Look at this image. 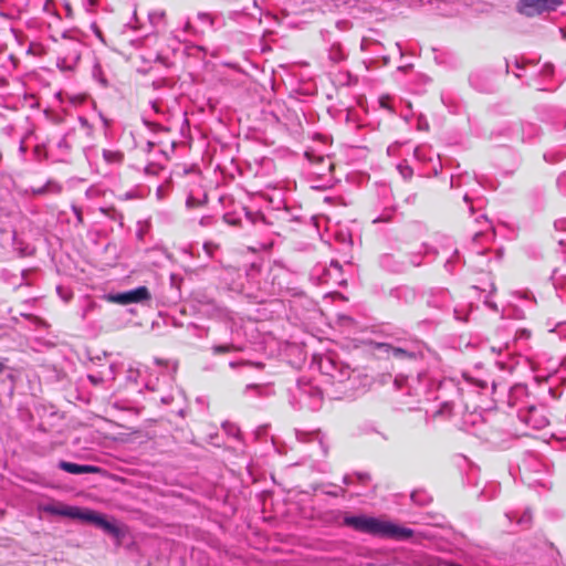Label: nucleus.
<instances>
[{"label": "nucleus", "instance_id": "nucleus-1", "mask_svg": "<svg viewBox=\"0 0 566 566\" xmlns=\"http://www.w3.org/2000/svg\"><path fill=\"white\" fill-rule=\"evenodd\" d=\"M344 525L357 532L395 539H407L413 534L410 528L366 515L345 516Z\"/></svg>", "mask_w": 566, "mask_h": 566}, {"label": "nucleus", "instance_id": "nucleus-2", "mask_svg": "<svg viewBox=\"0 0 566 566\" xmlns=\"http://www.w3.org/2000/svg\"><path fill=\"white\" fill-rule=\"evenodd\" d=\"M84 44L74 38L64 36L59 44L56 65L61 71H74L80 62Z\"/></svg>", "mask_w": 566, "mask_h": 566}, {"label": "nucleus", "instance_id": "nucleus-3", "mask_svg": "<svg viewBox=\"0 0 566 566\" xmlns=\"http://www.w3.org/2000/svg\"><path fill=\"white\" fill-rule=\"evenodd\" d=\"M422 262V256L420 253H415L406 260L402 256H397L395 254L386 253L379 258V265L387 272L391 273H401L406 271L409 266H419Z\"/></svg>", "mask_w": 566, "mask_h": 566}, {"label": "nucleus", "instance_id": "nucleus-4", "mask_svg": "<svg viewBox=\"0 0 566 566\" xmlns=\"http://www.w3.org/2000/svg\"><path fill=\"white\" fill-rule=\"evenodd\" d=\"M562 4V0H520L517 10L524 15L533 17L546 11H553Z\"/></svg>", "mask_w": 566, "mask_h": 566}, {"label": "nucleus", "instance_id": "nucleus-5", "mask_svg": "<svg viewBox=\"0 0 566 566\" xmlns=\"http://www.w3.org/2000/svg\"><path fill=\"white\" fill-rule=\"evenodd\" d=\"M108 298L114 303L127 305L147 302L151 298V295L146 286H138L130 291L111 294Z\"/></svg>", "mask_w": 566, "mask_h": 566}, {"label": "nucleus", "instance_id": "nucleus-6", "mask_svg": "<svg viewBox=\"0 0 566 566\" xmlns=\"http://www.w3.org/2000/svg\"><path fill=\"white\" fill-rule=\"evenodd\" d=\"M80 520L84 521V522H90V523L101 527L103 531H105L106 533H108L111 535L118 536V534H119V530L114 523L107 521L103 515H101L94 511L82 510Z\"/></svg>", "mask_w": 566, "mask_h": 566}, {"label": "nucleus", "instance_id": "nucleus-7", "mask_svg": "<svg viewBox=\"0 0 566 566\" xmlns=\"http://www.w3.org/2000/svg\"><path fill=\"white\" fill-rule=\"evenodd\" d=\"M41 511L51 515L66 516L80 520L82 510L76 506H69L63 504H43Z\"/></svg>", "mask_w": 566, "mask_h": 566}, {"label": "nucleus", "instance_id": "nucleus-8", "mask_svg": "<svg viewBox=\"0 0 566 566\" xmlns=\"http://www.w3.org/2000/svg\"><path fill=\"white\" fill-rule=\"evenodd\" d=\"M59 468L71 474L94 473L98 471V468L93 465L77 464L67 461H60Z\"/></svg>", "mask_w": 566, "mask_h": 566}, {"label": "nucleus", "instance_id": "nucleus-9", "mask_svg": "<svg viewBox=\"0 0 566 566\" xmlns=\"http://www.w3.org/2000/svg\"><path fill=\"white\" fill-rule=\"evenodd\" d=\"M328 366H325L324 368H326V373H328L333 379H335L336 381H344L345 379L349 378L350 376V369L349 367H340V368H337L334 364V361L329 358L326 359L325 361Z\"/></svg>", "mask_w": 566, "mask_h": 566}, {"label": "nucleus", "instance_id": "nucleus-10", "mask_svg": "<svg viewBox=\"0 0 566 566\" xmlns=\"http://www.w3.org/2000/svg\"><path fill=\"white\" fill-rule=\"evenodd\" d=\"M148 20L153 28L157 31L164 30L166 27V12L161 9L153 10L148 13Z\"/></svg>", "mask_w": 566, "mask_h": 566}, {"label": "nucleus", "instance_id": "nucleus-11", "mask_svg": "<svg viewBox=\"0 0 566 566\" xmlns=\"http://www.w3.org/2000/svg\"><path fill=\"white\" fill-rule=\"evenodd\" d=\"M387 353L389 356L398 359H416V354L413 352H408L400 347L389 346Z\"/></svg>", "mask_w": 566, "mask_h": 566}, {"label": "nucleus", "instance_id": "nucleus-12", "mask_svg": "<svg viewBox=\"0 0 566 566\" xmlns=\"http://www.w3.org/2000/svg\"><path fill=\"white\" fill-rule=\"evenodd\" d=\"M123 154L118 150H103V158L108 165H119L123 161Z\"/></svg>", "mask_w": 566, "mask_h": 566}, {"label": "nucleus", "instance_id": "nucleus-13", "mask_svg": "<svg viewBox=\"0 0 566 566\" xmlns=\"http://www.w3.org/2000/svg\"><path fill=\"white\" fill-rule=\"evenodd\" d=\"M92 75L95 81H97L103 87H106L108 85V82L104 75V72L102 70V66L99 63H95L92 70Z\"/></svg>", "mask_w": 566, "mask_h": 566}, {"label": "nucleus", "instance_id": "nucleus-14", "mask_svg": "<svg viewBox=\"0 0 566 566\" xmlns=\"http://www.w3.org/2000/svg\"><path fill=\"white\" fill-rule=\"evenodd\" d=\"M548 331L551 333H556L560 338L566 339V322H559L556 324H552L549 321L546 323Z\"/></svg>", "mask_w": 566, "mask_h": 566}, {"label": "nucleus", "instance_id": "nucleus-15", "mask_svg": "<svg viewBox=\"0 0 566 566\" xmlns=\"http://www.w3.org/2000/svg\"><path fill=\"white\" fill-rule=\"evenodd\" d=\"M143 371L139 367H133L130 366L128 369H127V374H126V380L128 382H132V384H137L138 382V378L142 376Z\"/></svg>", "mask_w": 566, "mask_h": 566}, {"label": "nucleus", "instance_id": "nucleus-16", "mask_svg": "<svg viewBox=\"0 0 566 566\" xmlns=\"http://www.w3.org/2000/svg\"><path fill=\"white\" fill-rule=\"evenodd\" d=\"M513 295L521 300L532 301L533 303H535V298L530 291H515Z\"/></svg>", "mask_w": 566, "mask_h": 566}, {"label": "nucleus", "instance_id": "nucleus-17", "mask_svg": "<svg viewBox=\"0 0 566 566\" xmlns=\"http://www.w3.org/2000/svg\"><path fill=\"white\" fill-rule=\"evenodd\" d=\"M342 272V265L337 261H332L327 269V275L332 276L334 273L338 274Z\"/></svg>", "mask_w": 566, "mask_h": 566}, {"label": "nucleus", "instance_id": "nucleus-18", "mask_svg": "<svg viewBox=\"0 0 566 566\" xmlns=\"http://www.w3.org/2000/svg\"><path fill=\"white\" fill-rule=\"evenodd\" d=\"M544 359H545V354H536L532 358V367H533V369L539 368L542 366V364L544 363Z\"/></svg>", "mask_w": 566, "mask_h": 566}, {"label": "nucleus", "instance_id": "nucleus-19", "mask_svg": "<svg viewBox=\"0 0 566 566\" xmlns=\"http://www.w3.org/2000/svg\"><path fill=\"white\" fill-rule=\"evenodd\" d=\"M531 331L530 329H526V328H521L518 331H516V334H515V338L517 340H521V339H530L531 338Z\"/></svg>", "mask_w": 566, "mask_h": 566}, {"label": "nucleus", "instance_id": "nucleus-20", "mask_svg": "<svg viewBox=\"0 0 566 566\" xmlns=\"http://www.w3.org/2000/svg\"><path fill=\"white\" fill-rule=\"evenodd\" d=\"M398 169L405 179H409L412 176V169L407 165H399Z\"/></svg>", "mask_w": 566, "mask_h": 566}, {"label": "nucleus", "instance_id": "nucleus-21", "mask_svg": "<svg viewBox=\"0 0 566 566\" xmlns=\"http://www.w3.org/2000/svg\"><path fill=\"white\" fill-rule=\"evenodd\" d=\"M232 349H233V346H231V345H217V346H213V348H212L214 354L229 353Z\"/></svg>", "mask_w": 566, "mask_h": 566}, {"label": "nucleus", "instance_id": "nucleus-22", "mask_svg": "<svg viewBox=\"0 0 566 566\" xmlns=\"http://www.w3.org/2000/svg\"><path fill=\"white\" fill-rule=\"evenodd\" d=\"M546 363H547L546 369L548 371H556L559 366L558 359L548 358Z\"/></svg>", "mask_w": 566, "mask_h": 566}, {"label": "nucleus", "instance_id": "nucleus-23", "mask_svg": "<svg viewBox=\"0 0 566 566\" xmlns=\"http://www.w3.org/2000/svg\"><path fill=\"white\" fill-rule=\"evenodd\" d=\"M532 520V515H531V512L530 511H525L523 513V515L520 517V520L517 521L518 524H528Z\"/></svg>", "mask_w": 566, "mask_h": 566}, {"label": "nucleus", "instance_id": "nucleus-24", "mask_svg": "<svg viewBox=\"0 0 566 566\" xmlns=\"http://www.w3.org/2000/svg\"><path fill=\"white\" fill-rule=\"evenodd\" d=\"M72 210L76 217V220H77V223L78 224H82L83 223V217H82V210L81 208H78L77 206L73 205L72 206Z\"/></svg>", "mask_w": 566, "mask_h": 566}, {"label": "nucleus", "instance_id": "nucleus-25", "mask_svg": "<svg viewBox=\"0 0 566 566\" xmlns=\"http://www.w3.org/2000/svg\"><path fill=\"white\" fill-rule=\"evenodd\" d=\"M354 476L360 483H367L370 480V476L367 473H356Z\"/></svg>", "mask_w": 566, "mask_h": 566}, {"label": "nucleus", "instance_id": "nucleus-26", "mask_svg": "<svg viewBox=\"0 0 566 566\" xmlns=\"http://www.w3.org/2000/svg\"><path fill=\"white\" fill-rule=\"evenodd\" d=\"M98 0H86V10L92 11L97 6Z\"/></svg>", "mask_w": 566, "mask_h": 566}, {"label": "nucleus", "instance_id": "nucleus-27", "mask_svg": "<svg viewBox=\"0 0 566 566\" xmlns=\"http://www.w3.org/2000/svg\"><path fill=\"white\" fill-rule=\"evenodd\" d=\"M451 412V405L449 402L443 403V408L438 411V413H450Z\"/></svg>", "mask_w": 566, "mask_h": 566}, {"label": "nucleus", "instance_id": "nucleus-28", "mask_svg": "<svg viewBox=\"0 0 566 566\" xmlns=\"http://www.w3.org/2000/svg\"><path fill=\"white\" fill-rule=\"evenodd\" d=\"M345 489L343 488H339L338 491H326V494H329V495H333V496H338V495H344L345 494Z\"/></svg>", "mask_w": 566, "mask_h": 566}, {"label": "nucleus", "instance_id": "nucleus-29", "mask_svg": "<svg viewBox=\"0 0 566 566\" xmlns=\"http://www.w3.org/2000/svg\"><path fill=\"white\" fill-rule=\"evenodd\" d=\"M390 220V216L389 214H386L384 217H378V218H375L373 220L374 223H378V222H386V221H389Z\"/></svg>", "mask_w": 566, "mask_h": 566}, {"label": "nucleus", "instance_id": "nucleus-30", "mask_svg": "<svg viewBox=\"0 0 566 566\" xmlns=\"http://www.w3.org/2000/svg\"><path fill=\"white\" fill-rule=\"evenodd\" d=\"M354 478H355L354 475H345L343 478L344 484L349 485V484L354 483Z\"/></svg>", "mask_w": 566, "mask_h": 566}, {"label": "nucleus", "instance_id": "nucleus-31", "mask_svg": "<svg viewBox=\"0 0 566 566\" xmlns=\"http://www.w3.org/2000/svg\"><path fill=\"white\" fill-rule=\"evenodd\" d=\"M558 186L560 188H564L566 186V175H563L562 177H559L558 179Z\"/></svg>", "mask_w": 566, "mask_h": 566}, {"label": "nucleus", "instance_id": "nucleus-32", "mask_svg": "<svg viewBox=\"0 0 566 566\" xmlns=\"http://www.w3.org/2000/svg\"><path fill=\"white\" fill-rule=\"evenodd\" d=\"M200 224H201V226H208V224H209V218H208V217H203V218H201V220H200Z\"/></svg>", "mask_w": 566, "mask_h": 566}, {"label": "nucleus", "instance_id": "nucleus-33", "mask_svg": "<svg viewBox=\"0 0 566 566\" xmlns=\"http://www.w3.org/2000/svg\"><path fill=\"white\" fill-rule=\"evenodd\" d=\"M305 436H306L305 433H302V432H300V431H296V438H297L300 441H304V437H305Z\"/></svg>", "mask_w": 566, "mask_h": 566}, {"label": "nucleus", "instance_id": "nucleus-34", "mask_svg": "<svg viewBox=\"0 0 566 566\" xmlns=\"http://www.w3.org/2000/svg\"><path fill=\"white\" fill-rule=\"evenodd\" d=\"M199 18H200V19H202V20H207V21L211 22V20H210V18H209V15H208V14H206V13H200V14H199Z\"/></svg>", "mask_w": 566, "mask_h": 566}, {"label": "nucleus", "instance_id": "nucleus-35", "mask_svg": "<svg viewBox=\"0 0 566 566\" xmlns=\"http://www.w3.org/2000/svg\"><path fill=\"white\" fill-rule=\"evenodd\" d=\"M170 401H171V397H163L161 398V402L165 403V405L170 403Z\"/></svg>", "mask_w": 566, "mask_h": 566}, {"label": "nucleus", "instance_id": "nucleus-36", "mask_svg": "<svg viewBox=\"0 0 566 566\" xmlns=\"http://www.w3.org/2000/svg\"><path fill=\"white\" fill-rule=\"evenodd\" d=\"M411 499H412V501H415V502H418V503H421V504L423 503L422 501L418 500V494H417V493H412V494H411Z\"/></svg>", "mask_w": 566, "mask_h": 566}, {"label": "nucleus", "instance_id": "nucleus-37", "mask_svg": "<svg viewBox=\"0 0 566 566\" xmlns=\"http://www.w3.org/2000/svg\"><path fill=\"white\" fill-rule=\"evenodd\" d=\"M80 122H81L82 126H84V127H87V126H88L87 119H85V118L81 117V118H80Z\"/></svg>", "mask_w": 566, "mask_h": 566}, {"label": "nucleus", "instance_id": "nucleus-38", "mask_svg": "<svg viewBox=\"0 0 566 566\" xmlns=\"http://www.w3.org/2000/svg\"><path fill=\"white\" fill-rule=\"evenodd\" d=\"M565 223H566V221H557V222H555V227L559 228V227H563Z\"/></svg>", "mask_w": 566, "mask_h": 566}, {"label": "nucleus", "instance_id": "nucleus-39", "mask_svg": "<svg viewBox=\"0 0 566 566\" xmlns=\"http://www.w3.org/2000/svg\"><path fill=\"white\" fill-rule=\"evenodd\" d=\"M21 316L25 317V318H33V316L31 314H28V313H21Z\"/></svg>", "mask_w": 566, "mask_h": 566}, {"label": "nucleus", "instance_id": "nucleus-40", "mask_svg": "<svg viewBox=\"0 0 566 566\" xmlns=\"http://www.w3.org/2000/svg\"><path fill=\"white\" fill-rule=\"evenodd\" d=\"M151 107L154 108L155 112H158V106L155 102H151Z\"/></svg>", "mask_w": 566, "mask_h": 566}, {"label": "nucleus", "instance_id": "nucleus-41", "mask_svg": "<svg viewBox=\"0 0 566 566\" xmlns=\"http://www.w3.org/2000/svg\"><path fill=\"white\" fill-rule=\"evenodd\" d=\"M203 248H205V250H206L208 253H210V250H209V249H210V244H209V243H205V247H203Z\"/></svg>", "mask_w": 566, "mask_h": 566}, {"label": "nucleus", "instance_id": "nucleus-42", "mask_svg": "<svg viewBox=\"0 0 566 566\" xmlns=\"http://www.w3.org/2000/svg\"><path fill=\"white\" fill-rule=\"evenodd\" d=\"M482 234H483V233H482L481 231H480V232H476V233L474 234V240H478V238H480Z\"/></svg>", "mask_w": 566, "mask_h": 566}, {"label": "nucleus", "instance_id": "nucleus-43", "mask_svg": "<svg viewBox=\"0 0 566 566\" xmlns=\"http://www.w3.org/2000/svg\"><path fill=\"white\" fill-rule=\"evenodd\" d=\"M88 378L92 382H97V378H95L94 376H90Z\"/></svg>", "mask_w": 566, "mask_h": 566}, {"label": "nucleus", "instance_id": "nucleus-44", "mask_svg": "<svg viewBox=\"0 0 566 566\" xmlns=\"http://www.w3.org/2000/svg\"><path fill=\"white\" fill-rule=\"evenodd\" d=\"M3 370H4V365L2 363H0V374H2Z\"/></svg>", "mask_w": 566, "mask_h": 566}, {"label": "nucleus", "instance_id": "nucleus-45", "mask_svg": "<svg viewBox=\"0 0 566 566\" xmlns=\"http://www.w3.org/2000/svg\"><path fill=\"white\" fill-rule=\"evenodd\" d=\"M160 195H161V187H158V189H157V196H158V197H160Z\"/></svg>", "mask_w": 566, "mask_h": 566}, {"label": "nucleus", "instance_id": "nucleus-46", "mask_svg": "<svg viewBox=\"0 0 566 566\" xmlns=\"http://www.w3.org/2000/svg\"><path fill=\"white\" fill-rule=\"evenodd\" d=\"M190 28V22H186L185 30H188Z\"/></svg>", "mask_w": 566, "mask_h": 566}, {"label": "nucleus", "instance_id": "nucleus-47", "mask_svg": "<svg viewBox=\"0 0 566 566\" xmlns=\"http://www.w3.org/2000/svg\"><path fill=\"white\" fill-rule=\"evenodd\" d=\"M419 151H420V148H416V150H415V155H416V156H419Z\"/></svg>", "mask_w": 566, "mask_h": 566}, {"label": "nucleus", "instance_id": "nucleus-48", "mask_svg": "<svg viewBox=\"0 0 566 566\" xmlns=\"http://www.w3.org/2000/svg\"><path fill=\"white\" fill-rule=\"evenodd\" d=\"M464 200H465L467 202H469V200H470V199H469V196H468V195H465V196H464Z\"/></svg>", "mask_w": 566, "mask_h": 566}, {"label": "nucleus", "instance_id": "nucleus-49", "mask_svg": "<svg viewBox=\"0 0 566 566\" xmlns=\"http://www.w3.org/2000/svg\"><path fill=\"white\" fill-rule=\"evenodd\" d=\"M453 182H454V179L453 177L451 178V187H453Z\"/></svg>", "mask_w": 566, "mask_h": 566}, {"label": "nucleus", "instance_id": "nucleus-50", "mask_svg": "<svg viewBox=\"0 0 566 566\" xmlns=\"http://www.w3.org/2000/svg\"><path fill=\"white\" fill-rule=\"evenodd\" d=\"M145 388L150 389L149 385L146 382Z\"/></svg>", "mask_w": 566, "mask_h": 566}]
</instances>
